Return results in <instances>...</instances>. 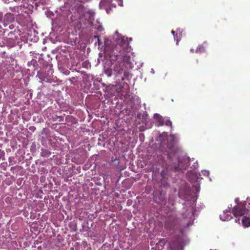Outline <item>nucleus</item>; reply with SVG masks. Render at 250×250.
Instances as JSON below:
<instances>
[{
	"label": "nucleus",
	"mask_w": 250,
	"mask_h": 250,
	"mask_svg": "<svg viewBox=\"0 0 250 250\" xmlns=\"http://www.w3.org/2000/svg\"><path fill=\"white\" fill-rule=\"evenodd\" d=\"M116 44L111 52L110 58L111 61H116L119 60L115 64L114 70L117 74H122L125 71V65H131L130 56L128 54L129 52V42L127 38L122 37L121 35L116 41Z\"/></svg>",
	"instance_id": "f257e3e1"
},
{
	"label": "nucleus",
	"mask_w": 250,
	"mask_h": 250,
	"mask_svg": "<svg viewBox=\"0 0 250 250\" xmlns=\"http://www.w3.org/2000/svg\"><path fill=\"white\" fill-rule=\"evenodd\" d=\"M233 214L235 217L250 215V198L246 200L238 203L232 209Z\"/></svg>",
	"instance_id": "f03ea898"
},
{
	"label": "nucleus",
	"mask_w": 250,
	"mask_h": 250,
	"mask_svg": "<svg viewBox=\"0 0 250 250\" xmlns=\"http://www.w3.org/2000/svg\"><path fill=\"white\" fill-rule=\"evenodd\" d=\"M78 18L81 21L85 22L86 21H91L94 20V12L91 10H87L82 5L79 6L77 8Z\"/></svg>",
	"instance_id": "7ed1b4c3"
},
{
	"label": "nucleus",
	"mask_w": 250,
	"mask_h": 250,
	"mask_svg": "<svg viewBox=\"0 0 250 250\" xmlns=\"http://www.w3.org/2000/svg\"><path fill=\"white\" fill-rule=\"evenodd\" d=\"M165 145L167 146L166 147L168 148L174 154L177 152L179 149L176 145V141L174 135H170L167 138V144Z\"/></svg>",
	"instance_id": "20e7f679"
},
{
	"label": "nucleus",
	"mask_w": 250,
	"mask_h": 250,
	"mask_svg": "<svg viewBox=\"0 0 250 250\" xmlns=\"http://www.w3.org/2000/svg\"><path fill=\"white\" fill-rule=\"evenodd\" d=\"M193 216L192 209L188 212L187 214L184 213L183 214V220L180 222V225L184 228H188L191 225V218Z\"/></svg>",
	"instance_id": "39448f33"
},
{
	"label": "nucleus",
	"mask_w": 250,
	"mask_h": 250,
	"mask_svg": "<svg viewBox=\"0 0 250 250\" xmlns=\"http://www.w3.org/2000/svg\"><path fill=\"white\" fill-rule=\"evenodd\" d=\"M171 250H181L183 248V244L181 238H177L169 243Z\"/></svg>",
	"instance_id": "423d86ee"
},
{
	"label": "nucleus",
	"mask_w": 250,
	"mask_h": 250,
	"mask_svg": "<svg viewBox=\"0 0 250 250\" xmlns=\"http://www.w3.org/2000/svg\"><path fill=\"white\" fill-rule=\"evenodd\" d=\"M15 17L14 14L10 13H6L3 17L4 24L7 25L14 21Z\"/></svg>",
	"instance_id": "0eeeda50"
},
{
	"label": "nucleus",
	"mask_w": 250,
	"mask_h": 250,
	"mask_svg": "<svg viewBox=\"0 0 250 250\" xmlns=\"http://www.w3.org/2000/svg\"><path fill=\"white\" fill-rule=\"evenodd\" d=\"M154 118L155 120V124L157 126L164 125L165 118H163L162 116L156 114L154 115Z\"/></svg>",
	"instance_id": "6e6552de"
},
{
	"label": "nucleus",
	"mask_w": 250,
	"mask_h": 250,
	"mask_svg": "<svg viewBox=\"0 0 250 250\" xmlns=\"http://www.w3.org/2000/svg\"><path fill=\"white\" fill-rule=\"evenodd\" d=\"M220 219L223 221H229L232 219V217L231 215L230 211L226 210L220 216Z\"/></svg>",
	"instance_id": "1a4fd4ad"
},
{
	"label": "nucleus",
	"mask_w": 250,
	"mask_h": 250,
	"mask_svg": "<svg viewBox=\"0 0 250 250\" xmlns=\"http://www.w3.org/2000/svg\"><path fill=\"white\" fill-rule=\"evenodd\" d=\"M186 167L183 164V163L180 160H179L178 164L177 165H174L172 167V168L175 171H178L185 169Z\"/></svg>",
	"instance_id": "9d476101"
},
{
	"label": "nucleus",
	"mask_w": 250,
	"mask_h": 250,
	"mask_svg": "<svg viewBox=\"0 0 250 250\" xmlns=\"http://www.w3.org/2000/svg\"><path fill=\"white\" fill-rule=\"evenodd\" d=\"M242 223L243 225L246 227L250 226V218L244 217L242 220Z\"/></svg>",
	"instance_id": "9b49d317"
},
{
	"label": "nucleus",
	"mask_w": 250,
	"mask_h": 250,
	"mask_svg": "<svg viewBox=\"0 0 250 250\" xmlns=\"http://www.w3.org/2000/svg\"><path fill=\"white\" fill-rule=\"evenodd\" d=\"M51 154V153L49 150H47V149H44V150H42V151L41 153V155L44 157H48L50 156Z\"/></svg>",
	"instance_id": "f8f14e48"
},
{
	"label": "nucleus",
	"mask_w": 250,
	"mask_h": 250,
	"mask_svg": "<svg viewBox=\"0 0 250 250\" xmlns=\"http://www.w3.org/2000/svg\"><path fill=\"white\" fill-rule=\"evenodd\" d=\"M205 51V47L203 45H199L195 50L196 53H202Z\"/></svg>",
	"instance_id": "ddd939ff"
},
{
	"label": "nucleus",
	"mask_w": 250,
	"mask_h": 250,
	"mask_svg": "<svg viewBox=\"0 0 250 250\" xmlns=\"http://www.w3.org/2000/svg\"><path fill=\"white\" fill-rule=\"evenodd\" d=\"M104 73L108 77H111L112 75V71L111 68H107L104 69Z\"/></svg>",
	"instance_id": "4468645a"
},
{
	"label": "nucleus",
	"mask_w": 250,
	"mask_h": 250,
	"mask_svg": "<svg viewBox=\"0 0 250 250\" xmlns=\"http://www.w3.org/2000/svg\"><path fill=\"white\" fill-rule=\"evenodd\" d=\"M164 125L167 126H169L172 127V122L168 118H165L164 121Z\"/></svg>",
	"instance_id": "2eb2a0df"
},
{
	"label": "nucleus",
	"mask_w": 250,
	"mask_h": 250,
	"mask_svg": "<svg viewBox=\"0 0 250 250\" xmlns=\"http://www.w3.org/2000/svg\"><path fill=\"white\" fill-rule=\"evenodd\" d=\"M172 34L174 36V40L176 41L177 44H178V42H179L180 40L178 39V33H177L176 35H175V32L174 31H172Z\"/></svg>",
	"instance_id": "dca6fc26"
},
{
	"label": "nucleus",
	"mask_w": 250,
	"mask_h": 250,
	"mask_svg": "<svg viewBox=\"0 0 250 250\" xmlns=\"http://www.w3.org/2000/svg\"><path fill=\"white\" fill-rule=\"evenodd\" d=\"M30 130L34 132L36 130V127L34 126H31L29 127Z\"/></svg>",
	"instance_id": "f3484780"
},
{
	"label": "nucleus",
	"mask_w": 250,
	"mask_h": 250,
	"mask_svg": "<svg viewBox=\"0 0 250 250\" xmlns=\"http://www.w3.org/2000/svg\"><path fill=\"white\" fill-rule=\"evenodd\" d=\"M2 18H3V14L1 12H0V22L2 21Z\"/></svg>",
	"instance_id": "a211bd4d"
},
{
	"label": "nucleus",
	"mask_w": 250,
	"mask_h": 250,
	"mask_svg": "<svg viewBox=\"0 0 250 250\" xmlns=\"http://www.w3.org/2000/svg\"><path fill=\"white\" fill-rule=\"evenodd\" d=\"M94 38H97L98 39V43L99 45H101L102 44V43L100 42V39H99V36H94Z\"/></svg>",
	"instance_id": "6ab92c4d"
},
{
	"label": "nucleus",
	"mask_w": 250,
	"mask_h": 250,
	"mask_svg": "<svg viewBox=\"0 0 250 250\" xmlns=\"http://www.w3.org/2000/svg\"><path fill=\"white\" fill-rule=\"evenodd\" d=\"M235 202L237 204L238 203H240L241 202H239V199L238 198H236L235 199Z\"/></svg>",
	"instance_id": "aec40b11"
},
{
	"label": "nucleus",
	"mask_w": 250,
	"mask_h": 250,
	"mask_svg": "<svg viewBox=\"0 0 250 250\" xmlns=\"http://www.w3.org/2000/svg\"><path fill=\"white\" fill-rule=\"evenodd\" d=\"M118 1H119V5L122 6L123 4V0H118Z\"/></svg>",
	"instance_id": "412c9836"
},
{
	"label": "nucleus",
	"mask_w": 250,
	"mask_h": 250,
	"mask_svg": "<svg viewBox=\"0 0 250 250\" xmlns=\"http://www.w3.org/2000/svg\"><path fill=\"white\" fill-rule=\"evenodd\" d=\"M78 1H79L80 2H87L88 0H78Z\"/></svg>",
	"instance_id": "4be33fe9"
},
{
	"label": "nucleus",
	"mask_w": 250,
	"mask_h": 250,
	"mask_svg": "<svg viewBox=\"0 0 250 250\" xmlns=\"http://www.w3.org/2000/svg\"><path fill=\"white\" fill-rule=\"evenodd\" d=\"M190 52H191V53H193L194 52V49H191L190 50Z\"/></svg>",
	"instance_id": "5701e85b"
},
{
	"label": "nucleus",
	"mask_w": 250,
	"mask_h": 250,
	"mask_svg": "<svg viewBox=\"0 0 250 250\" xmlns=\"http://www.w3.org/2000/svg\"><path fill=\"white\" fill-rule=\"evenodd\" d=\"M239 221H240L239 219H236V220H235V222H239Z\"/></svg>",
	"instance_id": "b1692460"
}]
</instances>
